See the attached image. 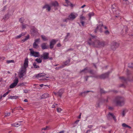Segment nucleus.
Segmentation results:
<instances>
[{"label": "nucleus", "mask_w": 133, "mask_h": 133, "mask_svg": "<svg viewBox=\"0 0 133 133\" xmlns=\"http://www.w3.org/2000/svg\"><path fill=\"white\" fill-rule=\"evenodd\" d=\"M92 38H90L88 41V43L89 45H92L94 46L97 48H101L104 47L105 45L104 42L103 41H100L97 39L95 40L94 42V38H95V36H93L91 35Z\"/></svg>", "instance_id": "obj_1"}, {"label": "nucleus", "mask_w": 133, "mask_h": 133, "mask_svg": "<svg viewBox=\"0 0 133 133\" xmlns=\"http://www.w3.org/2000/svg\"><path fill=\"white\" fill-rule=\"evenodd\" d=\"M125 101V99L123 97L118 96L116 97L113 99V102L117 106H121L124 105Z\"/></svg>", "instance_id": "obj_2"}, {"label": "nucleus", "mask_w": 133, "mask_h": 133, "mask_svg": "<svg viewBox=\"0 0 133 133\" xmlns=\"http://www.w3.org/2000/svg\"><path fill=\"white\" fill-rule=\"evenodd\" d=\"M26 70V69L21 67L18 73V76L20 78H21L25 75Z\"/></svg>", "instance_id": "obj_3"}, {"label": "nucleus", "mask_w": 133, "mask_h": 133, "mask_svg": "<svg viewBox=\"0 0 133 133\" xmlns=\"http://www.w3.org/2000/svg\"><path fill=\"white\" fill-rule=\"evenodd\" d=\"M30 51V55L31 56H34L35 57H38L39 56V54L38 52H36L34 51L33 49H29Z\"/></svg>", "instance_id": "obj_4"}, {"label": "nucleus", "mask_w": 133, "mask_h": 133, "mask_svg": "<svg viewBox=\"0 0 133 133\" xmlns=\"http://www.w3.org/2000/svg\"><path fill=\"white\" fill-rule=\"evenodd\" d=\"M118 46L119 44L115 42H113L111 44V48L112 49L114 50H115Z\"/></svg>", "instance_id": "obj_5"}, {"label": "nucleus", "mask_w": 133, "mask_h": 133, "mask_svg": "<svg viewBox=\"0 0 133 133\" xmlns=\"http://www.w3.org/2000/svg\"><path fill=\"white\" fill-rule=\"evenodd\" d=\"M77 14H76L72 13L69 15L68 17L69 20H73L77 17Z\"/></svg>", "instance_id": "obj_6"}, {"label": "nucleus", "mask_w": 133, "mask_h": 133, "mask_svg": "<svg viewBox=\"0 0 133 133\" xmlns=\"http://www.w3.org/2000/svg\"><path fill=\"white\" fill-rule=\"evenodd\" d=\"M107 117L108 119H111L112 118L115 121H116V117L112 113H109L107 115Z\"/></svg>", "instance_id": "obj_7"}, {"label": "nucleus", "mask_w": 133, "mask_h": 133, "mask_svg": "<svg viewBox=\"0 0 133 133\" xmlns=\"http://www.w3.org/2000/svg\"><path fill=\"white\" fill-rule=\"evenodd\" d=\"M110 73V72L109 71H108L106 73L102 74L99 76V77L101 79H104L107 78L108 77L109 74Z\"/></svg>", "instance_id": "obj_8"}, {"label": "nucleus", "mask_w": 133, "mask_h": 133, "mask_svg": "<svg viewBox=\"0 0 133 133\" xmlns=\"http://www.w3.org/2000/svg\"><path fill=\"white\" fill-rule=\"evenodd\" d=\"M31 34L34 35L38 33V30L34 27L33 26L31 28Z\"/></svg>", "instance_id": "obj_9"}, {"label": "nucleus", "mask_w": 133, "mask_h": 133, "mask_svg": "<svg viewBox=\"0 0 133 133\" xmlns=\"http://www.w3.org/2000/svg\"><path fill=\"white\" fill-rule=\"evenodd\" d=\"M56 42L57 41L55 39H52L50 41V49H52L53 48Z\"/></svg>", "instance_id": "obj_10"}, {"label": "nucleus", "mask_w": 133, "mask_h": 133, "mask_svg": "<svg viewBox=\"0 0 133 133\" xmlns=\"http://www.w3.org/2000/svg\"><path fill=\"white\" fill-rule=\"evenodd\" d=\"M49 54L48 53L44 52L43 55L41 56V57H43V59H46L49 58Z\"/></svg>", "instance_id": "obj_11"}, {"label": "nucleus", "mask_w": 133, "mask_h": 133, "mask_svg": "<svg viewBox=\"0 0 133 133\" xmlns=\"http://www.w3.org/2000/svg\"><path fill=\"white\" fill-rule=\"evenodd\" d=\"M103 26L104 27V28L105 29H106L107 28L106 26H104L103 24H102V25H99V26H97V27L96 29L94 31L95 33H96L97 32V30L99 29L100 31L102 32V31L101 30V26Z\"/></svg>", "instance_id": "obj_12"}, {"label": "nucleus", "mask_w": 133, "mask_h": 133, "mask_svg": "<svg viewBox=\"0 0 133 133\" xmlns=\"http://www.w3.org/2000/svg\"><path fill=\"white\" fill-rule=\"evenodd\" d=\"M43 9H46L48 11H50L51 9V6L48 4H45L42 7Z\"/></svg>", "instance_id": "obj_13"}, {"label": "nucleus", "mask_w": 133, "mask_h": 133, "mask_svg": "<svg viewBox=\"0 0 133 133\" xmlns=\"http://www.w3.org/2000/svg\"><path fill=\"white\" fill-rule=\"evenodd\" d=\"M28 59L27 58L25 59L24 61L23 66H22L21 67L26 69V68L28 67Z\"/></svg>", "instance_id": "obj_14"}, {"label": "nucleus", "mask_w": 133, "mask_h": 133, "mask_svg": "<svg viewBox=\"0 0 133 133\" xmlns=\"http://www.w3.org/2000/svg\"><path fill=\"white\" fill-rule=\"evenodd\" d=\"M64 90L63 89H61L60 90L57 92L58 95L60 97L62 96V95L64 92Z\"/></svg>", "instance_id": "obj_15"}, {"label": "nucleus", "mask_w": 133, "mask_h": 133, "mask_svg": "<svg viewBox=\"0 0 133 133\" xmlns=\"http://www.w3.org/2000/svg\"><path fill=\"white\" fill-rule=\"evenodd\" d=\"M49 94L48 93H45L42 95L41 97V98H46L49 97Z\"/></svg>", "instance_id": "obj_16"}, {"label": "nucleus", "mask_w": 133, "mask_h": 133, "mask_svg": "<svg viewBox=\"0 0 133 133\" xmlns=\"http://www.w3.org/2000/svg\"><path fill=\"white\" fill-rule=\"evenodd\" d=\"M42 48L43 49H47L48 48V46L46 45L45 43H43L41 45Z\"/></svg>", "instance_id": "obj_17"}, {"label": "nucleus", "mask_w": 133, "mask_h": 133, "mask_svg": "<svg viewBox=\"0 0 133 133\" xmlns=\"http://www.w3.org/2000/svg\"><path fill=\"white\" fill-rule=\"evenodd\" d=\"M92 92L93 93L94 92L92 91H84L81 92L80 94V95H82L83 96H85L86 95V94L87 93H88L89 92Z\"/></svg>", "instance_id": "obj_18"}, {"label": "nucleus", "mask_w": 133, "mask_h": 133, "mask_svg": "<svg viewBox=\"0 0 133 133\" xmlns=\"http://www.w3.org/2000/svg\"><path fill=\"white\" fill-rule=\"evenodd\" d=\"M88 69L87 67H86L82 70L80 72L81 73L83 72L84 73H86L88 72Z\"/></svg>", "instance_id": "obj_19"}, {"label": "nucleus", "mask_w": 133, "mask_h": 133, "mask_svg": "<svg viewBox=\"0 0 133 133\" xmlns=\"http://www.w3.org/2000/svg\"><path fill=\"white\" fill-rule=\"evenodd\" d=\"M26 34V32H24L22 33L21 34L17 36H16V39H17L18 38H20L21 37H22V36H24V35H25V34Z\"/></svg>", "instance_id": "obj_20"}, {"label": "nucleus", "mask_w": 133, "mask_h": 133, "mask_svg": "<svg viewBox=\"0 0 133 133\" xmlns=\"http://www.w3.org/2000/svg\"><path fill=\"white\" fill-rule=\"evenodd\" d=\"M46 75L44 73H41L36 75V77H41L44 76Z\"/></svg>", "instance_id": "obj_21"}, {"label": "nucleus", "mask_w": 133, "mask_h": 133, "mask_svg": "<svg viewBox=\"0 0 133 133\" xmlns=\"http://www.w3.org/2000/svg\"><path fill=\"white\" fill-rule=\"evenodd\" d=\"M9 17V15L8 14L5 15L3 18V19L4 21L7 20Z\"/></svg>", "instance_id": "obj_22"}, {"label": "nucleus", "mask_w": 133, "mask_h": 133, "mask_svg": "<svg viewBox=\"0 0 133 133\" xmlns=\"http://www.w3.org/2000/svg\"><path fill=\"white\" fill-rule=\"evenodd\" d=\"M70 62V59H69L68 60H66L65 62L64 63V66L65 65H68L69 64V63Z\"/></svg>", "instance_id": "obj_23"}, {"label": "nucleus", "mask_w": 133, "mask_h": 133, "mask_svg": "<svg viewBox=\"0 0 133 133\" xmlns=\"http://www.w3.org/2000/svg\"><path fill=\"white\" fill-rule=\"evenodd\" d=\"M51 5L55 7L57 6L58 5V3L57 1H55L52 3Z\"/></svg>", "instance_id": "obj_24"}, {"label": "nucleus", "mask_w": 133, "mask_h": 133, "mask_svg": "<svg viewBox=\"0 0 133 133\" xmlns=\"http://www.w3.org/2000/svg\"><path fill=\"white\" fill-rule=\"evenodd\" d=\"M113 13L114 14L117 15L115 16V17H118L119 16L118 15L119 14V11L118 10H117V11H115V10L114 12H113Z\"/></svg>", "instance_id": "obj_25"}, {"label": "nucleus", "mask_w": 133, "mask_h": 133, "mask_svg": "<svg viewBox=\"0 0 133 133\" xmlns=\"http://www.w3.org/2000/svg\"><path fill=\"white\" fill-rule=\"evenodd\" d=\"M33 47L35 49H37L38 47V44L34 42L33 44Z\"/></svg>", "instance_id": "obj_26"}, {"label": "nucleus", "mask_w": 133, "mask_h": 133, "mask_svg": "<svg viewBox=\"0 0 133 133\" xmlns=\"http://www.w3.org/2000/svg\"><path fill=\"white\" fill-rule=\"evenodd\" d=\"M29 38V35H28L27 36L25 37V38L24 39H23L22 41L23 42H25V41H26Z\"/></svg>", "instance_id": "obj_27"}, {"label": "nucleus", "mask_w": 133, "mask_h": 133, "mask_svg": "<svg viewBox=\"0 0 133 133\" xmlns=\"http://www.w3.org/2000/svg\"><path fill=\"white\" fill-rule=\"evenodd\" d=\"M128 111L127 110H123L122 112V115L123 117H124L125 114Z\"/></svg>", "instance_id": "obj_28"}, {"label": "nucleus", "mask_w": 133, "mask_h": 133, "mask_svg": "<svg viewBox=\"0 0 133 133\" xmlns=\"http://www.w3.org/2000/svg\"><path fill=\"white\" fill-rule=\"evenodd\" d=\"M21 125V124L19 123H15L12 124V126L16 127H18Z\"/></svg>", "instance_id": "obj_29"}, {"label": "nucleus", "mask_w": 133, "mask_h": 133, "mask_svg": "<svg viewBox=\"0 0 133 133\" xmlns=\"http://www.w3.org/2000/svg\"><path fill=\"white\" fill-rule=\"evenodd\" d=\"M42 38L44 41H46L48 40V39L45 36L43 35H41Z\"/></svg>", "instance_id": "obj_30"}, {"label": "nucleus", "mask_w": 133, "mask_h": 133, "mask_svg": "<svg viewBox=\"0 0 133 133\" xmlns=\"http://www.w3.org/2000/svg\"><path fill=\"white\" fill-rule=\"evenodd\" d=\"M33 66L35 68H38L39 66L38 65H37V64L36 62H34L33 64Z\"/></svg>", "instance_id": "obj_31"}, {"label": "nucleus", "mask_w": 133, "mask_h": 133, "mask_svg": "<svg viewBox=\"0 0 133 133\" xmlns=\"http://www.w3.org/2000/svg\"><path fill=\"white\" fill-rule=\"evenodd\" d=\"M16 85L15 84L13 83L10 85V88H14Z\"/></svg>", "instance_id": "obj_32"}, {"label": "nucleus", "mask_w": 133, "mask_h": 133, "mask_svg": "<svg viewBox=\"0 0 133 133\" xmlns=\"http://www.w3.org/2000/svg\"><path fill=\"white\" fill-rule=\"evenodd\" d=\"M35 60L38 63H41L42 62V60L40 58H36Z\"/></svg>", "instance_id": "obj_33"}, {"label": "nucleus", "mask_w": 133, "mask_h": 133, "mask_svg": "<svg viewBox=\"0 0 133 133\" xmlns=\"http://www.w3.org/2000/svg\"><path fill=\"white\" fill-rule=\"evenodd\" d=\"M18 96H10L8 98L9 99H16L17 97H18Z\"/></svg>", "instance_id": "obj_34"}, {"label": "nucleus", "mask_w": 133, "mask_h": 133, "mask_svg": "<svg viewBox=\"0 0 133 133\" xmlns=\"http://www.w3.org/2000/svg\"><path fill=\"white\" fill-rule=\"evenodd\" d=\"M18 79L17 78H16L14 80V83L16 85H17V84L18 83Z\"/></svg>", "instance_id": "obj_35"}, {"label": "nucleus", "mask_w": 133, "mask_h": 133, "mask_svg": "<svg viewBox=\"0 0 133 133\" xmlns=\"http://www.w3.org/2000/svg\"><path fill=\"white\" fill-rule=\"evenodd\" d=\"M94 14L93 12H91L90 13H89L88 14V16L89 17V19H91V17L93 16L94 15Z\"/></svg>", "instance_id": "obj_36"}, {"label": "nucleus", "mask_w": 133, "mask_h": 133, "mask_svg": "<svg viewBox=\"0 0 133 133\" xmlns=\"http://www.w3.org/2000/svg\"><path fill=\"white\" fill-rule=\"evenodd\" d=\"M100 93L101 94H105L107 92L105 91L103 89H100Z\"/></svg>", "instance_id": "obj_37"}, {"label": "nucleus", "mask_w": 133, "mask_h": 133, "mask_svg": "<svg viewBox=\"0 0 133 133\" xmlns=\"http://www.w3.org/2000/svg\"><path fill=\"white\" fill-rule=\"evenodd\" d=\"M69 20V19L68 17L65 19H63L62 21L63 22H67L68 20Z\"/></svg>", "instance_id": "obj_38"}, {"label": "nucleus", "mask_w": 133, "mask_h": 133, "mask_svg": "<svg viewBox=\"0 0 133 133\" xmlns=\"http://www.w3.org/2000/svg\"><path fill=\"white\" fill-rule=\"evenodd\" d=\"M40 39L39 38H38L37 39L35 40V42H34L38 44L40 42Z\"/></svg>", "instance_id": "obj_39"}, {"label": "nucleus", "mask_w": 133, "mask_h": 133, "mask_svg": "<svg viewBox=\"0 0 133 133\" xmlns=\"http://www.w3.org/2000/svg\"><path fill=\"white\" fill-rule=\"evenodd\" d=\"M64 67V65H62L61 66H60L59 67H57L56 68V69H58L60 68H63Z\"/></svg>", "instance_id": "obj_40"}, {"label": "nucleus", "mask_w": 133, "mask_h": 133, "mask_svg": "<svg viewBox=\"0 0 133 133\" xmlns=\"http://www.w3.org/2000/svg\"><path fill=\"white\" fill-rule=\"evenodd\" d=\"M24 20V18H21L19 19V21L21 23H22L23 22Z\"/></svg>", "instance_id": "obj_41"}, {"label": "nucleus", "mask_w": 133, "mask_h": 133, "mask_svg": "<svg viewBox=\"0 0 133 133\" xmlns=\"http://www.w3.org/2000/svg\"><path fill=\"white\" fill-rule=\"evenodd\" d=\"M27 26H28V25L27 24L24 25V24H22V28L24 29L26 28Z\"/></svg>", "instance_id": "obj_42"}, {"label": "nucleus", "mask_w": 133, "mask_h": 133, "mask_svg": "<svg viewBox=\"0 0 133 133\" xmlns=\"http://www.w3.org/2000/svg\"><path fill=\"white\" fill-rule=\"evenodd\" d=\"M11 113L10 112L7 113L5 114V117L8 116L10 115Z\"/></svg>", "instance_id": "obj_43"}, {"label": "nucleus", "mask_w": 133, "mask_h": 133, "mask_svg": "<svg viewBox=\"0 0 133 133\" xmlns=\"http://www.w3.org/2000/svg\"><path fill=\"white\" fill-rule=\"evenodd\" d=\"M14 61L13 60H8L6 61V62L8 63H14Z\"/></svg>", "instance_id": "obj_44"}, {"label": "nucleus", "mask_w": 133, "mask_h": 133, "mask_svg": "<svg viewBox=\"0 0 133 133\" xmlns=\"http://www.w3.org/2000/svg\"><path fill=\"white\" fill-rule=\"evenodd\" d=\"M128 66L130 68L133 67V64L132 63H129L128 64Z\"/></svg>", "instance_id": "obj_45"}, {"label": "nucleus", "mask_w": 133, "mask_h": 133, "mask_svg": "<svg viewBox=\"0 0 133 133\" xmlns=\"http://www.w3.org/2000/svg\"><path fill=\"white\" fill-rule=\"evenodd\" d=\"M70 35V33H67V36H66L65 39H64V41H67V38L68 36H69Z\"/></svg>", "instance_id": "obj_46"}, {"label": "nucleus", "mask_w": 133, "mask_h": 133, "mask_svg": "<svg viewBox=\"0 0 133 133\" xmlns=\"http://www.w3.org/2000/svg\"><path fill=\"white\" fill-rule=\"evenodd\" d=\"M88 72H89V73L91 74H94V73L93 71V70H88Z\"/></svg>", "instance_id": "obj_47"}, {"label": "nucleus", "mask_w": 133, "mask_h": 133, "mask_svg": "<svg viewBox=\"0 0 133 133\" xmlns=\"http://www.w3.org/2000/svg\"><path fill=\"white\" fill-rule=\"evenodd\" d=\"M127 125L125 123H123L122 124V126L123 127L127 128Z\"/></svg>", "instance_id": "obj_48"}, {"label": "nucleus", "mask_w": 133, "mask_h": 133, "mask_svg": "<svg viewBox=\"0 0 133 133\" xmlns=\"http://www.w3.org/2000/svg\"><path fill=\"white\" fill-rule=\"evenodd\" d=\"M115 5H112L111 8L112 9V10L113 12L115 10Z\"/></svg>", "instance_id": "obj_49"}, {"label": "nucleus", "mask_w": 133, "mask_h": 133, "mask_svg": "<svg viewBox=\"0 0 133 133\" xmlns=\"http://www.w3.org/2000/svg\"><path fill=\"white\" fill-rule=\"evenodd\" d=\"M119 78H120V79H121L124 80V81H126L127 80V79H126V78H125L123 77H120Z\"/></svg>", "instance_id": "obj_50"}, {"label": "nucleus", "mask_w": 133, "mask_h": 133, "mask_svg": "<svg viewBox=\"0 0 133 133\" xmlns=\"http://www.w3.org/2000/svg\"><path fill=\"white\" fill-rule=\"evenodd\" d=\"M73 50V49L72 48H70L69 49H67V50L66 51V52H67L69 51H72Z\"/></svg>", "instance_id": "obj_51"}, {"label": "nucleus", "mask_w": 133, "mask_h": 133, "mask_svg": "<svg viewBox=\"0 0 133 133\" xmlns=\"http://www.w3.org/2000/svg\"><path fill=\"white\" fill-rule=\"evenodd\" d=\"M104 33L106 35L108 34L109 33V32L108 30H107L105 31L104 32Z\"/></svg>", "instance_id": "obj_52"}, {"label": "nucleus", "mask_w": 133, "mask_h": 133, "mask_svg": "<svg viewBox=\"0 0 133 133\" xmlns=\"http://www.w3.org/2000/svg\"><path fill=\"white\" fill-rule=\"evenodd\" d=\"M57 110L58 112H60L62 111V109L60 108H58Z\"/></svg>", "instance_id": "obj_53"}, {"label": "nucleus", "mask_w": 133, "mask_h": 133, "mask_svg": "<svg viewBox=\"0 0 133 133\" xmlns=\"http://www.w3.org/2000/svg\"><path fill=\"white\" fill-rule=\"evenodd\" d=\"M23 91V92L25 93H26L28 92V90L27 89L24 90Z\"/></svg>", "instance_id": "obj_54"}, {"label": "nucleus", "mask_w": 133, "mask_h": 133, "mask_svg": "<svg viewBox=\"0 0 133 133\" xmlns=\"http://www.w3.org/2000/svg\"><path fill=\"white\" fill-rule=\"evenodd\" d=\"M6 6H5L3 8V9L2 10V11H5L6 9Z\"/></svg>", "instance_id": "obj_55"}, {"label": "nucleus", "mask_w": 133, "mask_h": 133, "mask_svg": "<svg viewBox=\"0 0 133 133\" xmlns=\"http://www.w3.org/2000/svg\"><path fill=\"white\" fill-rule=\"evenodd\" d=\"M80 19L81 20H84L85 19V18L83 16H81L80 17Z\"/></svg>", "instance_id": "obj_56"}, {"label": "nucleus", "mask_w": 133, "mask_h": 133, "mask_svg": "<svg viewBox=\"0 0 133 133\" xmlns=\"http://www.w3.org/2000/svg\"><path fill=\"white\" fill-rule=\"evenodd\" d=\"M48 78V77H45L44 78H42V79L43 80H46V78Z\"/></svg>", "instance_id": "obj_57"}, {"label": "nucleus", "mask_w": 133, "mask_h": 133, "mask_svg": "<svg viewBox=\"0 0 133 133\" xmlns=\"http://www.w3.org/2000/svg\"><path fill=\"white\" fill-rule=\"evenodd\" d=\"M48 128V126L46 127L45 128H44L42 129V130H47V128Z\"/></svg>", "instance_id": "obj_58"}, {"label": "nucleus", "mask_w": 133, "mask_h": 133, "mask_svg": "<svg viewBox=\"0 0 133 133\" xmlns=\"http://www.w3.org/2000/svg\"><path fill=\"white\" fill-rule=\"evenodd\" d=\"M92 127V125H89L88 126V127L89 128H91Z\"/></svg>", "instance_id": "obj_59"}, {"label": "nucleus", "mask_w": 133, "mask_h": 133, "mask_svg": "<svg viewBox=\"0 0 133 133\" xmlns=\"http://www.w3.org/2000/svg\"><path fill=\"white\" fill-rule=\"evenodd\" d=\"M61 46V44L60 43H59L58 44H57V46H58V47H60Z\"/></svg>", "instance_id": "obj_60"}, {"label": "nucleus", "mask_w": 133, "mask_h": 133, "mask_svg": "<svg viewBox=\"0 0 133 133\" xmlns=\"http://www.w3.org/2000/svg\"><path fill=\"white\" fill-rule=\"evenodd\" d=\"M81 24H82V25L83 26L84 25V22L83 21H81Z\"/></svg>", "instance_id": "obj_61"}, {"label": "nucleus", "mask_w": 133, "mask_h": 133, "mask_svg": "<svg viewBox=\"0 0 133 133\" xmlns=\"http://www.w3.org/2000/svg\"><path fill=\"white\" fill-rule=\"evenodd\" d=\"M108 108L110 110H111L113 109V108L111 107H109Z\"/></svg>", "instance_id": "obj_62"}, {"label": "nucleus", "mask_w": 133, "mask_h": 133, "mask_svg": "<svg viewBox=\"0 0 133 133\" xmlns=\"http://www.w3.org/2000/svg\"><path fill=\"white\" fill-rule=\"evenodd\" d=\"M79 120H77L75 122V123L77 124V123L79 122Z\"/></svg>", "instance_id": "obj_63"}, {"label": "nucleus", "mask_w": 133, "mask_h": 133, "mask_svg": "<svg viewBox=\"0 0 133 133\" xmlns=\"http://www.w3.org/2000/svg\"><path fill=\"white\" fill-rule=\"evenodd\" d=\"M7 94H6V93L4 94L3 95V97H5L7 95Z\"/></svg>", "instance_id": "obj_64"}]
</instances>
